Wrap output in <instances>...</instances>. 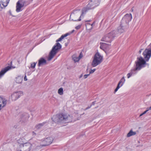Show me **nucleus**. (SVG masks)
Listing matches in <instances>:
<instances>
[{
    "mask_svg": "<svg viewBox=\"0 0 151 151\" xmlns=\"http://www.w3.org/2000/svg\"><path fill=\"white\" fill-rule=\"evenodd\" d=\"M23 94L22 91H17L11 95V98L12 101H15Z\"/></svg>",
    "mask_w": 151,
    "mask_h": 151,
    "instance_id": "nucleus-12",
    "label": "nucleus"
},
{
    "mask_svg": "<svg viewBox=\"0 0 151 151\" xmlns=\"http://www.w3.org/2000/svg\"><path fill=\"white\" fill-rule=\"evenodd\" d=\"M90 73H89V74H86V75L87 76V77H88V76H89L90 75Z\"/></svg>",
    "mask_w": 151,
    "mask_h": 151,
    "instance_id": "nucleus-44",
    "label": "nucleus"
},
{
    "mask_svg": "<svg viewBox=\"0 0 151 151\" xmlns=\"http://www.w3.org/2000/svg\"><path fill=\"white\" fill-rule=\"evenodd\" d=\"M27 77L26 75L25 76L24 78V81H27Z\"/></svg>",
    "mask_w": 151,
    "mask_h": 151,
    "instance_id": "nucleus-38",
    "label": "nucleus"
},
{
    "mask_svg": "<svg viewBox=\"0 0 151 151\" xmlns=\"http://www.w3.org/2000/svg\"><path fill=\"white\" fill-rule=\"evenodd\" d=\"M132 18V15L131 14H126L122 19L120 26H122V27L124 28L127 29L128 27L129 23L131 20Z\"/></svg>",
    "mask_w": 151,
    "mask_h": 151,
    "instance_id": "nucleus-4",
    "label": "nucleus"
},
{
    "mask_svg": "<svg viewBox=\"0 0 151 151\" xmlns=\"http://www.w3.org/2000/svg\"><path fill=\"white\" fill-rule=\"evenodd\" d=\"M127 28L122 27V26L120 25V26L118 27L117 29L118 32L119 33H121L124 32L125 30Z\"/></svg>",
    "mask_w": 151,
    "mask_h": 151,
    "instance_id": "nucleus-21",
    "label": "nucleus"
},
{
    "mask_svg": "<svg viewBox=\"0 0 151 151\" xmlns=\"http://www.w3.org/2000/svg\"><path fill=\"white\" fill-rule=\"evenodd\" d=\"M148 109L149 110H151V106L149 107V109Z\"/></svg>",
    "mask_w": 151,
    "mask_h": 151,
    "instance_id": "nucleus-46",
    "label": "nucleus"
},
{
    "mask_svg": "<svg viewBox=\"0 0 151 151\" xmlns=\"http://www.w3.org/2000/svg\"><path fill=\"white\" fill-rule=\"evenodd\" d=\"M17 151H22L21 150H17Z\"/></svg>",
    "mask_w": 151,
    "mask_h": 151,
    "instance_id": "nucleus-47",
    "label": "nucleus"
},
{
    "mask_svg": "<svg viewBox=\"0 0 151 151\" xmlns=\"http://www.w3.org/2000/svg\"><path fill=\"white\" fill-rule=\"evenodd\" d=\"M87 77H88L87 76H86V75H84V77H84V79H86V78Z\"/></svg>",
    "mask_w": 151,
    "mask_h": 151,
    "instance_id": "nucleus-41",
    "label": "nucleus"
},
{
    "mask_svg": "<svg viewBox=\"0 0 151 151\" xmlns=\"http://www.w3.org/2000/svg\"><path fill=\"white\" fill-rule=\"evenodd\" d=\"M96 69H94L93 70H91L89 72L90 74H91L93 73L95 70Z\"/></svg>",
    "mask_w": 151,
    "mask_h": 151,
    "instance_id": "nucleus-31",
    "label": "nucleus"
},
{
    "mask_svg": "<svg viewBox=\"0 0 151 151\" xmlns=\"http://www.w3.org/2000/svg\"><path fill=\"white\" fill-rule=\"evenodd\" d=\"M7 103V100L4 97L0 96V110L5 106Z\"/></svg>",
    "mask_w": 151,
    "mask_h": 151,
    "instance_id": "nucleus-13",
    "label": "nucleus"
},
{
    "mask_svg": "<svg viewBox=\"0 0 151 151\" xmlns=\"http://www.w3.org/2000/svg\"><path fill=\"white\" fill-rule=\"evenodd\" d=\"M81 25H78L75 27V28L77 29H79L81 27Z\"/></svg>",
    "mask_w": 151,
    "mask_h": 151,
    "instance_id": "nucleus-33",
    "label": "nucleus"
},
{
    "mask_svg": "<svg viewBox=\"0 0 151 151\" xmlns=\"http://www.w3.org/2000/svg\"><path fill=\"white\" fill-rule=\"evenodd\" d=\"M23 147H24L25 149L28 148V150H27L28 151H30L32 148V144L29 143H26L24 144H21V145H22Z\"/></svg>",
    "mask_w": 151,
    "mask_h": 151,
    "instance_id": "nucleus-17",
    "label": "nucleus"
},
{
    "mask_svg": "<svg viewBox=\"0 0 151 151\" xmlns=\"http://www.w3.org/2000/svg\"><path fill=\"white\" fill-rule=\"evenodd\" d=\"M30 1V3L31 2V1H32L33 0H28Z\"/></svg>",
    "mask_w": 151,
    "mask_h": 151,
    "instance_id": "nucleus-48",
    "label": "nucleus"
},
{
    "mask_svg": "<svg viewBox=\"0 0 151 151\" xmlns=\"http://www.w3.org/2000/svg\"><path fill=\"white\" fill-rule=\"evenodd\" d=\"M23 80V78L21 76H18L16 78V83H22Z\"/></svg>",
    "mask_w": 151,
    "mask_h": 151,
    "instance_id": "nucleus-22",
    "label": "nucleus"
},
{
    "mask_svg": "<svg viewBox=\"0 0 151 151\" xmlns=\"http://www.w3.org/2000/svg\"><path fill=\"white\" fill-rule=\"evenodd\" d=\"M91 106H92V105H91L90 106H88V107H87L85 109H84V110H87V109L90 108L91 107Z\"/></svg>",
    "mask_w": 151,
    "mask_h": 151,
    "instance_id": "nucleus-36",
    "label": "nucleus"
},
{
    "mask_svg": "<svg viewBox=\"0 0 151 151\" xmlns=\"http://www.w3.org/2000/svg\"><path fill=\"white\" fill-rule=\"evenodd\" d=\"M115 32L114 30L111 31L103 37L101 40L107 42L111 43L112 39L115 36Z\"/></svg>",
    "mask_w": 151,
    "mask_h": 151,
    "instance_id": "nucleus-6",
    "label": "nucleus"
},
{
    "mask_svg": "<svg viewBox=\"0 0 151 151\" xmlns=\"http://www.w3.org/2000/svg\"><path fill=\"white\" fill-rule=\"evenodd\" d=\"M83 56L82 54L81 53L80 54L79 56L78 57V58H79V60H80L83 57Z\"/></svg>",
    "mask_w": 151,
    "mask_h": 151,
    "instance_id": "nucleus-34",
    "label": "nucleus"
},
{
    "mask_svg": "<svg viewBox=\"0 0 151 151\" xmlns=\"http://www.w3.org/2000/svg\"><path fill=\"white\" fill-rule=\"evenodd\" d=\"M120 87L121 86H120L119 85H117V87L114 91V93H115L118 91V89L120 88Z\"/></svg>",
    "mask_w": 151,
    "mask_h": 151,
    "instance_id": "nucleus-29",
    "label": "nucleus"
},
{
    "mask_svg": "<svg viewBox=\"0 0 151 151\" xmlns=\"http://www.w3.org/2000/svg\"><path fill=\"white\" fill-rule=\"evenodd\" d=\"M53 140V139L52 137L47 138L42 140L40 145L42 146L49 145L52 143Z\"/></svg>",
    "mask_w": 151,
    "mask_h": 151,
    "instance_id": "nucleus-11",
    "label": "nucleus"
},
{
    "mask_svg": "<svg viewBox=\"0 0 151 151\" xmlns=\"http://www.w3.org/2000/svg\"><path fill=\"white\" fill-rule=\"evenodd\" d=\"M147 48H146L142 53L145 61H147L149 60L151 56V43L148 46Z\"/></svg>",
    "mask_w": 151,
    "mask_h": 151,
    "instance_id": "nucleus-8",
    "label": "nucleus"
},
{
    "mask_svg": "<svg viewBox=\"0 0 151 151\" xmlns=\"http://www.w3.org/2000/svg\"><path fill=\"white\" fill-rule=\"evenodd\" d=\"M10 0H0L1 9H4L7 6Z\"/></svg>",
    "mask_w": 151,
    "mask_h": 151,
    "instance_id": "nucleus-15",
    "label": "nucleus"
},
{
    "mask_svg": "<svg viewBox=\"0 0 151 151\" xmlns=\"http://www.w3.org/2000/svg\"><path fill=\"white\" fill-rule=\"evenodd\" d=\"M82 76H83V74H81L79 76V78H81L82 77Z\"/></svg>",
    "mask_w": 151,
    "mask_h": 151,
    "instance_id": "nucleus-43",
    "label": "nucleus"
},
{
    "mask_svg": "<svg viewBox=\"0 0 151 151\" xmlns=\"http://www.w3.org/2000/svg\"><path fill=\"white\" fill-rule=\"evenodd\" d=\"M148 110H149V109H147L146 110L144 111L139 116H142L144 114H146L147 112L148 111Z\"/></svg>",
    "mask_w": 151,
    "mask_h": 151,
    "instance_id": "nucleus-30",
    "label": "nucleus"
},
{
    "mask_svg": "<svg viewBox=\"0 0 151 151\" xmlns=\"http://www.w3.org/2000/svg\"><path fill=\"white\" fill-rule=\"evenodd\" d=\"M101 0H90L86 7L84 9H93L100 4Z\"/></svg>",
    "mask_w": 151,
    "mask_h": 151,
    "instance_id": "nucleus-7",
    "label": "nucleus"
},
{
    "mask_svg": "<svg viewBox=\"0 0 151 151\" xmlns=\"http://www.w3.org/2000/svg\"><path fill=\"white\" fill-rule=\"evenodd\" d=\"M29 117V115L27 113H23L20 115L19 122L22 124H24L28 121Z\"/></svg>",
    "mask_w": 151,
    "mask_h": 151,
    "instance_id": "nucleus-10",
    "label": "nucleus"
},
{
    "mask_svg": "<svg viewBox=\"0 0 151 151\" xmlns=\"http://www.w3.org/2000/svg\"><path fill=\"white\" fill-rule=\"evenodd\" d=\"M32 135L33 136H35L36 135V134L34 132H32Z\"/></svg>",
    "mask_w": 151,
    "mask_h": 151,
    "instance_id": "nucleus-37",
    "label": "nucleus"
},
{
    "mask_svg": "<svg viewBox=\"0 0 151 151\" xmlns=\"http://www.w3.org/2000/svg\"><path fill=\"white\" fill-rule=\"evenodd\" d=\"M88 10H82L81 14L79 18V19L78 20H73L75 21H80L81 20V18L82 17H83L84 15L86 14Z\"/></svg>",
    "mask_w": 151,
    "mask_h": 151,
    "instance_id": "nucleus-19",
    "label": "nucleus"
},
{
    "mask_svg": "<svg viewBox=\"0 0 151 151\" xmlns=\"http://www.w3.org/2000/svg\"><path fill=\"white\" fill-rule=\"evenodd\" d=\"M72 59L75 63L78 61L80 60L78 57H76L74 56H72Z\"/></svg>",
    "mask_w": 151,
    "mask_h": 151,
    "instance_id": "nucleus-27",
    "label": "nucleus"
},
{
    "mask_svg": "<svg viewBox=\"0 0 151 151\" xmlns=\"http://www.w3.org/2000/svg\"><path fill=\"white\" fill-rule=\"evenodd\" d=\"M51 119L53 122L58 124L68 123L72 121V118L70 115L63 113L54 115Z\"/></svg>",
    "mask_w": 151,
    "mask_h": 151,
    "instance_id": "nucleus-1",
    "label": "nucleus"
},
{
    "mask_svg": "<svg viewBox=\"0 0 151 151\" xmlns=\"http://www.w3.org/2000/svg\"><path fill=\"white\" fill-rule=\"evenodd\" d=\"M74 31V30H73L72 31V32H71V33H73Z\"/></svg>",
    "mask_w": 151,
    "mask_h": 151,
    "instance_id": "nucleus-45",
    "label": "nucleus"
},
{
    "mask_svg": "<svg viewBox=\"0 0 151 151\" xmlns=\"http://www.w3.org/2000/svg\"><path fill=\"white\" fill-rule=\"evenodd\" d=\"M125 81V79H124V77H123L119 81L118 85H119V86L120 85V86H122L123 85Z\"/></svg>",
    "mask_w": 151,
    "mask_h": 151,
    "instance_id": "nucleus-24",
    "label": "nucleus"
},
{
    "mask_svg": "<svg viewBox=\"0 0 151 151\" xmlns=\"http://www.w3.org/2000/svg\"><path fill=\"white\" fill-rule=\"evenodd\" d=\"M10 63H11V64H12V61H11V62Z\"/></svg>",
    "mask_w": 151,
    "mask_h": 151,
    "instance_id": "nucleus-50",
    "label": "nucleus"
},
{
    "mask_svg": "<svg viewBox=\"0 0 151 151\" xmlns=\"http://www.w3.org/2000/svg\"><path fill=\"white\" fill-rule=\"evenodd\" d=\"M58 93L60 95H62L63 94V89L62 88H60L58 91Z\"/></svg>",
    "mask_w": 151,
    "mask_h": 151,
    "instance_id": "nucleus-26",
    "label": "nucleus"
},
{
    "mask_svg": "<svg viewBox=\"0 0 151 151\" xmlns=\"http://www.w3.org/2000/svg\"><path fill=\"white\" fill-rule=\"evenodd\" d=\"M22 10H11L9 11L10 15L13 17L15 16L17 12H20Z\"/></svg>",
    "mask_w": 151,
    "mask_h": 151,
    "instance_id": "nucleus-20",
    "label": "nucleus"
},
{
    "mask_svg": "<svg viewBox=\"0 0 151 151\" xmlns=\"http://www.w3.org/2000/svg\"><path fill=\"white\" fill-rule=\"evenodd\" d=\"M132 10L133 9V8H132V9H131Z\"/></svg>",
    "mask_w": 151,
    "mask_h": 151,
    "instance_id": "nucleus-51",
    "label": "nucleus"
},
{
    "mask_svg": "<svg viewBox=\"0 0 151 151\" xmlns=\"http://www.w3.org/2000/svg\"><path fill=\"white\" fill-rule=\"evenodd\" d=\"M131 73H128L127 74V77L128 78H129L132 75L131 74Z\"/></svg>",
    "mask_w": 151,
    "mask_h": 151,
    "instance_id": "nucleus-32",
    "label": "nucleus"
},
{
    "mask_svg": "<svg viewBox=\"0 0 151 151\" xmlns=\"http://www.w3.org/2000/svg\"><path fill=\"white\" fill-rule=\"evenodd\" d=\"M69 35L70 33H68L64 35H63L59 38L56 41V42H57L56 43L55 45L53 46L52 50L50 52L48 59V60H51L58 53L59 50L61 48V45L58 42L60 41L64 37H66Z\"/></svg>",
    "mask_w": 151,
    "mask_h": 151,
    "instance_id": "nucleus-2",
    "label": "nucleus"
},
{
    "mask_svg": "<svg viewBox=\"0 0 151 151\" xmlns=\"http://www.w3.org/2000/svg\"><path fill=\"white\" fill-rule=\"evenodd\" d=\"M96 102V101H94L92 103V104H91V105H94L95 104V102Z\"/></svg>",
    "mask_w": 151,
    "mask_h": 151,
    "instance_id": "nucleus-40",
    "label": "nucleus"
},
{
    "mask_svg": "<svg viewBox=\"0 0 151 151\" xmlns=\"http://www.w3.org/2000/svg\"><path fill=\"white\" fill-rule=\"evenodd\" d=\"M103 57L98 52H97L94 55L93 60L91 63L93 67H95L100 64L102 62Z\"/></svg>",
    "mask_w": 151,
    "mask_h": 151,
    "instance_id": "nucleus-5",
    "label": "nucleus"
},
{
    "mask_svg": "<svg viewBox=\"0 0 151 151\" xmlns=\"http://www.w3.org/2000/svg\"><path fill=\"white\" fill-rule=\"evenodd\" d=\"M136 134V132H133L132 130H131L127 134V137H130L132 135H134Z\"/></svg>",
    "mask_w": 151,
    "mask_h": 151,
    "instance_id": "nucleus-23",
    "label": "nucleus"
},
{
    "mask_svg": "<svg viewBox=\"0 0 151 151\" xmlns=\"http://www.w3.org/2000/svg\"><path fill=\"white\" fill-rule=\"evenodd\" d=\"M11 68V66H7L2 69L0 71V78H1L6 72L10 70Z\"/></svg>",
    "mask_w": 151,
    "mask_h": 151,
    "instance_id": "nucleus-14",
    "label": "nucleus"
},
{
    "mask_svg": "<svg viewBox=\"0 0 151 151\" xmlns=\"http://www.w3.org/2000/svg\"><path fill=\"white\" fill-rule=\"evenodd\" d=\"M100 44H101L100 48L103 50H104V49H106L107 47H109L111 45L110 44H107L105 43L101 42Z\"/></svg>",
    "mask_w": 151,
    "mask_h": 151,
    "instance_id": "nucleus-18",
    "label": "nucleus"
},
{
    "mask_svg": "<svg viewBox=\"0 0 151 151\" xmlns=\"http://www.w3.org/2000/svg\"><path fill=\"white\" fill-rule=\"evenodd\" d=\"M37 62H34L33 63H32L30 67L33 69H34L35 68L36 64Z\"/></svg>",
    "mask_w": 151,
    "mask_h": 151,
    "instance_id": "nucleus-28",
    "label": "nucleus"
},
{
    "mask_svg": "<svg viewBox=\"0 0 151 151\" xmlns=\"http://www.w3.org/2000/svg\"><path fill=\"white\" fill-rule=\"evenodd\" d=\"M91 20H86V21H85V22H91Z\"/></svg>",
    "mask_w": 151,
    "mask_h": 151,
    "instance_id": "nucleus-42",
    "label": "nucleus"
},
{
    "mask_svg": "<svg viewBox=\"0 0 151 151\" xmlns=\"http://www.w3.org/2000/svg\"><path fill=\"white\" fill-rule=\"evenodd\" d=\"M1 4H0V9H1Z\"/></svg>",
    "mask_w": 151,
    "mask_h": 151,
    "instance_id": "nucleus-49",
    "label": "nucleus"
},
{
    "mask_svg": "<svg viewBox=\"0 0 151 151\" xmlns=\"http://www.w3.org/2000/svg\"><path fill=\"white\" fill-rule=\"evenodd\" d=\"M30 3V1L28 0H19L17 2L16 4V9H21L28 5Z\"/></svg>",
    "mask_w": 151,
    "mask_h": 151,
    "instance_id": "nucleus-9",
    "label": "nucleus"
},
{
    "mask_svg": "<svg viewBox=\"0 0 151 151\" xmlns=\"http://www.w3.org/2000/svg\"><path fill=\"white\" fill-rule=\"evenodd\" d=\"M45 122H44L42 123H40L37 125L36 126V128L37 129H40L42 126H43L45 124Z\"/></svg>",
    "mask_w": 151,
    "mask_h": 151,
    "instance_id": "nucleus-25",
    "label": "nucleus"
},
{
    "mask_svg": "<svg viewBox=\"0 0 151 151\" xmlns=\"http://www.w3.org/2000/svg\"><path fill=\"white\" fill-rule=\"evenodd\" d=\"M135 67L130 70V73L132 75L136 73L137 70H139L142 68L145 67L146 64V61L141 56L137 57V60L135 62Z\"/></svg>",
    "mask_w": 151,
    "mask_h": 151,
    "instance_id": "nucleus-3",
    "label": "nucleus"
},
{
    "mask_svg": "<svg viewBox=\"0 0 151 151\" xmlns=\"http://www.w3.org/2000/svg\"><path fill=\"white\" fill-rule=\"evenodd\" d=\"M47 64L46 60L43 58H41L38 60V64L39 67L45 65Z\"/></svg>",
    "mask_w": 151,
    "mask_h": 151,
    "instance_id": "nucleus-16",
    "label": "nucleus"
},
{
    "mask_svg": "<svg viewBox=\"0 0 151 151\" xmlns=\"http://www.w3.org/2000/svg\"><path fill=\"white\" fill-rule=\"evenodd\" d=\"M143 50V49H140L139 50V54H140V53H141V52H142V50Z\"/></svg>",
    "mask_w": 151,
    "mask_h": 151,
    "instance_id": "nucleus-39",
    "label": "nucleus"
},
{
    "mask_svg": "<svg viewBox=\"0 0 151 151\" xmlns=\"http://www.w3.org/2000/svg\"><path fill=\"white\" fill-rule=\"evenodd\" d=\"M95 23V22H93V23L92 24H90L89 23H87L86 24H87V25H91V26H92V27L93 25V24H94Z\"/></svg>",
    "mask_w": 151,
    "mask_h": 151,
    "instance_id": "nucleus-35",
    "label": "nucleus"
}]
</instances>
